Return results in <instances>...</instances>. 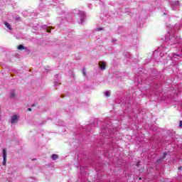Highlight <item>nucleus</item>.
<instances>
[{"mask_svg": "<svg viewBox=\"0 0 182 182\" xmlns=\"http://www.w3.org/2000/svg\"><path fill=\"white\" fill-rule=\"evenodd\" d=\"M168 35L169 38L166 37L165 41L168 45H176V43H180L181 42V38L180 37L173 35V31H168Z\"/></svg>", "mask_w": 182, "mask_h": 182, "instance_id": "nucleus-1", "label": "nucleus"}, {"mask_svg": "<svg viewBox=\"0 0 182 182\" xmlns=\"http://www.w3.org/2000/svg\"><path fill=\"white\" fill-rule=\"evenodd\" d=\"M159 53V56L161 58H163L164 55H167V48L163 46L159 47L156 51L154 52V55H156V53Z\"/></svg>", "mask_w": 182, "mask_h": 182, "instance_id": "nucleus-2", "label": "nucleus"}, {"mask_svg": "<svg viewBox=\"0 0 182 182\" xmlns=\"http://www.w3.org/2000/svg\"><path fill=\"white\" fill-rule=\"evenodd\" d=\"M77 18H79L78 23L82 24L85 21V19L86 18V15L85 14V12L79 11L77 15Z\"/></svg>", "mask_w": 182, "mask_h": 182, "instance_id": "nucleus-3", "label": "nucleus"}, {"mask_svg": "<svg viewBox=\"0 0 182 182\" xmlns=\"http://www.w3.org/2000/svg\"><path fill=\"white\" fill-rule=\"evenodd\" d=\"M18 119H19V115H18V114L13 115L11 118V123L12 124H15V123H16V122H18Z\"/></svg>", "mask_w": 182, "mask_h": 182, "instance_id": "nucleus-4", "label": "nucleus"}, {"mask_svg": "<svg viewBox=\"0 0 182 182\" xmlns=\"http://www.w3.org/2000/svg\"><path fill=\"white\" fill-rule=\"evenodd\" d=\"M6 156H7L6 149H3V166L6 165Z\"/></svg>", "mask_w": 182, "mask_h": 182, "instance_id": "nucleus-5", "label": "nucleus"}, {"mask_svg": "<svg viewBox=\"0 0 182 182\" xmlns=\"http://www.w3.org/2000/svg\"><path fill=\"white\" fill-rule=\"evenodd\" d=\"M179 6L178 1H174L171 4V8L172 11H176Z\"/></svg>", "mask_w": 182, "mask_h": 182, "instance_id": "nucleus-6", "label": "nucleus"}, {"mask_svg": "<svg viewBox=\"0 0 182 182\" xmlns=\"http://www.w3.org/2000/svg\"><path fill=\"white\" fill-rule=\"evenodd\" d=\"M99 66L101 70H105L106 69V63L105 61H100L99 63Z\"/></svg>", "mask_w": 182, "mask_h": 182, "instance_id": "nucleus-7", "label": "nucleus"}, {"mask_svg": "<svg viewBox=\"0 0 182 182\" xmlns=\"http://www.w3.org/2000/svg\"><path fill=\"white\" fill-rule=\"evenodd\" d=\"M4 25L7 27V29H9V31H12V27L11 26V24H9V23L5 21Z\"/></svg>", "mask_w": 182, "mask_h": 182, "instance_id": "nucleus-8", "label": "nucleus"}, {"mask_svg": "<svg viewBox=\"0 0 182 182\" xmlns=\"http://www.w3.org/2000/svg\"><path fill=\"white\" fill-rule=\"evenodd\" d=\"M10 97L11 99H15V97H16V94H15V91L14 90H12L11 92H10Z\"/></svg>", "mask_w": 182, "mask_h": 182, "instance_id": "nucleus-9", "label": "nucleus"}, {"mask_svg": "<svg viewBox=\"0 0 182 182\" xmlns=\"http://www.w3.org/2000/svg\"><path fill=\"white\" fill-rule=\"evenodd\" d=\"M166 156H167L166 152H164V155H163V157H161L160 159H159L158 161L160 162V161L164 160V159H166Z\"/></svg>", "mask_w": 182, "mask_h": 182, "instance_id": "nucleus-10", "label": "nucleus"}, {"mask_svg": "<svg viewBox=\"0 0 182 182\" xmlns=\"http://www.w3.org/2000/svg\"><path fill=\"white\" fill-rule=\"evenodd\" d=\"M58 157H59V156H58V154H53V155L51 156L52 160H58Z\"/></svg>", "mask_w": 182, "mask_h": 182, "instance_id": "nucleus-11", "label": "nucleus"}, {"mask_svg": "<svg viewBox=\"0 0 182 182\" xmlns=\"http://www.w3.org/2000/svg\"><path fill=\"white\" fill-rule=\"evenodd\" d=\"M18 49L19 50H23V49H25V47L23 46V45H19V46H18Z\"/></svg>", "mask_w": 182, "mask_h": 182, "instance_id": "nucleus-12", "label": "nucleus"}, {"mask_svg": "<svg viewBox=\"0 0 182 182\" xmlns=\"http://www.w3.org/2000/svg\"><path fill=\"white\" fill-rule=\"evenodd\" d=\"M105 96H106L107 97H109V96H110V92L109 91H106L104 92Z\"/></svg>", "mask_w": 182, "mask_h": 182, "instance_id": "nucleus-13", "label": "nucleus"}, {"mask_svg": "<svg viewBox=\"0 0 182 182\" xmlns=\"http://www.w3.org/2000/svg\"><path fill=\"white\" fill-rule=\"evenodd\" d=\"M82 74L84 75V76H86V70L85 68L82 69Z\"/></svg>", "mask_w": 182, "mask_h": 182, "instance_id": "nucleus-14", "label": "nucleus"}, {"mask_svg": "<svg viewBox=\"0 0 182 182\" xmlns=\"http://www.w3.org/2000/svg\"><path fill=\"white\" fill-rule=\"evenodd\" d=\"M176 56H180V54H176V53H174L173 54V59H175L176 60Z\"/></svg>", "mask_w": 182, "mask_h": 182, "instance_id": "nucleus-15", "label": "nucleus"}, {"mask_svg": "<svg viewBox=\"0 0 182 182\" xmlns=\"http://www.w3.org/2000/svg\"><path fill=\"white\" fill-rule=\"evenodd\" d=\"M16 21H20V20H21V17H19V16H16Z\"/></svg>", "mask_w": 182, "mask_h": 182, "instance_id": "nucleus-16", "label": "nucleus"}, {"mask_svg": "<svg viewBox=\"0 0 182 182\" xmlns=\"http://www.w3.org/2000/svg\"><path fill=\"white\" fill-rule=\"evenodd\" d=\"M103 30V28H97V31L99 32L100 31H102Z\"/></svg>", "mask_w": 182, "mask_h": 182, "instance_id": "nucleus-17", "label": "nucleus"}, {"mask_svg": "<svg viewBox=\"0 0 182 182\" xmlns=\"http://www.w3.org/2000/svg\"><path fill=\"white\" fill-rule=\"evenodd\" d=\"M179 126H180V127H181V126H182V121H180Z\"/></svg>", "mask_w": 182, "mask_h": 182, "instance_id": "nucleus-18", "label": "nucleus"}, {"mask_svg": "<svg viewBox=\"0 0 182 182\" xmlns=\"http://www.w3.org/2000/svg\"><path fill=\"white\" fill-rule=\"evenodd\" d=\"M47 32L50 33V30L47 29Z\"/></svg>", "mask_w": 182, "mask_h": 182, "instance_id": "nucleus-19", "label": "nucleus"}, {"mask_svg": "<svg viewBox=\"0 0 182 182\" xmlns=\"http://www.w3.org/2000/svg\"><path fill=\"white\" fill-rule=\"evenodd\" d=\"M28 110H29V112H31V111L32 110V109H31V108H28Z\"/></svg>", "mask_w": 182, "mask_h": 182, "instance_id": "nucleus-20", "label": "nucleus"}, {"mask_svg": "<svg viewBox=\"0 0 182 182\" xmlns=\"http://www.w3.org/2000/svg\"><path fill=\"white\" fill-rule=\"evenodd\" d=\"M113 42H116V40H114Z\"/></svg>", "mask_w": 182, "mask_h": 182, "instance_id": "nucleus-21", "label": "nucleus"}, {"mask_svg": "<svg viewBox=\"0 0 182 182\" xmlns=\"http://www.w3.org/2000/svg\"><path fill=\"white\" fill-rule=\"evenodd\" d=\"M0 120H1V117H0Z\"/></svg>", "mask_w": 182, "mask_h": 182, "instance_id": "nucleus-22", "label": "nucleus"}]
</instances>
